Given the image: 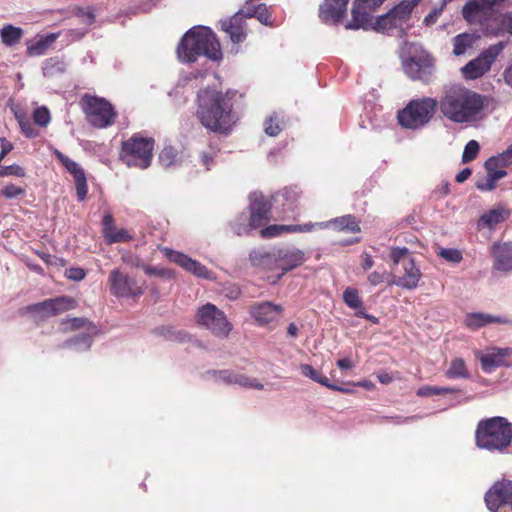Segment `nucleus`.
<instances>
[{"mask_svg":"<svg viewBox=\"0 0 512 512\" xmlns=\"http://www.w3.org/2000/svg\"><path fill=\"white\" fill-rule=\"evenodd\" d=\"M197 116L207 129L228 133L235 123L231 99L215 90H203L198 94Z\"/></svg>","mask_w":512,"mask_h":512,"instance_id":"f03ea898","label":"nucleus"},{"mask_svg":"<svg viewBox=\"0 0 512 512\" xmlns=\"http://www.w3.org/2000/svg\"><path fill=\"white\" fill-rule=\"evenodd\" d=\"M349 0H324L320 5L319 17L326 24H337L346 15Z\"/></svg>","mask_w":512,"mask_h":512,"instance_id":"4be33fe9","label":"nucleus"},{"mask_svg":"<svg viewBox=\"0 0 512 512\" xmlns=\"http://www.w3.org/2000/svg\"><path fill=\"white\" fill-rule=\"evenodd\" d=\"M479 150H480L479 143L476 140H470L464 148V151L462 154V162L469 163V162L473 161L477 157Z\"/></svg>","mask_w":512,"mask_h":512,"instance_id":"37998d69","label":"nucleus"},{"mask_svg":"<svg viewBox=\"0 0 512 512\" xmlns=\"http://www.w3.org/2000/svg\"><path fill=\"white\" fill-rule=\"evenodd\" d=\"M499 0H471L462 8L463 18L470 24L483 25L493 14Z\"/></svg>","mask_w":512,"mask_h":512,"instance_id":"f3484780","label":"nucleus"},{"mask_svg":"<svg viewBox=\"0 0 512 512\" xmlns=\"http://www.w3.org/2000/svg\"><path fill=\"white\" fill-rule=\"evenodd\" d=\"M485 169L487 170L488 176L499 175L500 173L503 174V178L507 175V172L503 170L501 167H498L497 165H489V160H487L484 164Z\"/></svg>","mask_w":512,"mask_h":512,"instance_id":"e2e57ef3","label":"nucleus"},{"mask_svg":"<svg viewBox=\"0 0 512 512\" xmlns=\"http://www.w3.org/2000/svg\"><path fill=\"white\" fill-rule=\"evenodd\" d=\"M87 121L96 128H106L114 123L116 113L104 98L84 95L80 101Z\"/></svg>","mask_w":512,"mask_h":512,"instance_id":"9d476101","label":"nucleus"},{"mask_svg":"<svg viewBox=\"0 0 512 512\" xmlns=\"http://www.w3.org/2000/svg\"><path fill=\"white\" fill-rule=\"evenodd\" d=\"M438 254L449 262L459 263L462 260V254L457 249L443 248Z\"/></svg>","mask_w":512,"mask_h":512,"instance_id":"3c124183","label":"nucleus"},{"mask_svg":"<svg viewBox=\"0 0 512 512\" xmlns=\"http://www.w3.org/2000/svg\"><path fill=\"white\" fill-rule=\"evenodd\" d=\"M282 311L281 305L269 301L255 304L250 308V314L257 324L269 327L278 322Z\"/></svg>","mask_w":512,"mask_h":512,"instance_id":"aec40b11","label":"nucleus"},{"mask_svg":"<svg viewBox=\"0 0 512 512\" xmlns=\"http://www.w3.org/2000/svg\"><path fill=\"white\" fill-rule=\"evenodd\" d=\"M245 19L247 18L239 10L232 17L221 20V28L229 35L232 42L240 43L246 38Z\"/></svg>","mask_w":512,"mask_h":512,"instance_id":"b1692460","label":"nucleus"},{"mask_svg":"<svg viewBox=\"0 0 512 512\" xmlns=\"http://www.w3.org/2000/svg\"><path fill=\"white\" fill-rule=\"evenodd\" d=\"M398 272L400 273L399 276H391V280L388 281L389 285H396L408 290L415 289L418 286L421 271L416 267L414 260H406L400 266Z\"/></svg>","mask_w":512,"mask_h":512,"instance_id":"412c9836","label":"nucleus"},{"mask_svg":"<svg viewBox=\"0 0 512 512\" xmlns=\"http://www.w3.org/2000/svg\"><path fill=\"white\" fill-rule=\"evenodd\" d=\"M66 275L69 279L80 281L85 278L86 273L81 268H70L66 271Z\"/></svg>","mask_w":512,"mask_h":512,"instance_id":"052dcab7","label":"nucleus"},{"mask_svg":"<svg viewBox=\"0 0 512 512\" xmlns=\"http://www.w3.org/2000/svg\"><path fill=\"white\" fill-rule=\"evenodd\" d=\"M300 371L303 376L327 387L333 390L341 391L342 389L336 385H333L329 382L328 378L321 375L318 371H316L311 365L309 364H301L300 365Z\"/></svg>","mask_w":512,"mask_h":512,"instance_id":"473e14b6","label":"nucleus"},{"mask_svg":"<svg viewBox=\"0 0 512 512\" xmlns=\"http://www.w3.org/2000/svg\"><path fill=\"white\" fill-rule=\"evenodd\" d=\"M250 215H241L233 223L232 228L237 235H242L263 226L269 221L271 205L265 196L254 192L250 194Z\"/></svg>","mask_w":512,"mask_h":512,"instance_id":"0eeeda50","label":"nucleus"},{"mask_svg":"<svg viewBox=\"0 0 512 512\" xmlns=\"http://www.w3.org/2000/svg\"><path fill=\"white\" fill-rule=\"evenodd\" d=\"M75 304L76 302L74 299L67 296H61L33 304L29 306L28 309L30 312L36 313L41 318H46L72 309L75 307Z\"/></svg>","mask_w":512,"mask_h":512,"instance_id":"a211bd4d","label":"nucleus"},{"mask_svg":"<svg viewBox=\"0 0 512 512\" xmlns=\"http://www.w3.org/2000/svg\"><path fill=\"white\" fill-rule=\"evenodd\" d=\"M245 17L248 18H256L260 23L271 26L272 22L270 21L271 13L266 4H258L254 5L249 1H246L245 5L242 9H240Z\"/></svg>","mask_w":512,"mask_h":512,"instance_id":"bb28decb","label":"nucleus"},{"mask_svg":"<svg viewBox=\"0 0 512 512\" xmlns=\"http://www.w3.org/2000/svg\"><path fill=\"white\" fill-rule=\"evenodd\" d=\"M505 48L504 42H498L489 46L477 58L469 61L461 68V72L466 79H477L487 73L496 58Z\"/></svg>","mask_w":512,"mask_h":512,"instance_id":"f8f14e48","label":"nucleus"},{"mask_svg":"<svg viewBox=\"0 0 512 512\" xmlns=\"http://www.w3.org/2000/svg\"><path fill=\"white\" fill-rule=\"evenodd\" d=\"M390 258L395 266H401L406 260H413L410 251L406 248L395 247L391 249Z\"/></svg>","mask_w":512,"mask_h":512,"instance_id":"58836bf2","label":"nucleus"},{"mask_svg":"<svg viewBox=\"0 0 512 512\" xmlns=\"http://www.w3.org/2000/svg\"><path fill=\"white\" fill-rule=\"evenodd\" d=\"M455 389L450 387H439V386H429L425 385L418 389L417 395L421 397H427L431 395H440V394H448L453 393Z\"/></svg>","mask_w":512,"mask_h":512,"instance_id":"a19ab883","label":"nucleus"},{"mask_svg":"<svg viewBox=\"0 0 512 512\" xmlns=\"http://www.w3.org/2000/svg\"><path fill=\"white\" fill-rule=\"evenodd\" d=\"M25 190L21 187H18L14 184H8L2 189V195L8 199L17 198L20 195H23Z\"/></svg>","mask_w":512,"mask_h":512,"instance_id":"6e6d98bb","label":"nucleus"},{"mask_svg":"<svg viewBox=\"0 0 512 512\" xmlns=\"http://www.w3.org/2000/svg\"><path fill=\"white\" fill-rule=\"evenodd\" d=\"M33 120H34L35 124H37L41 127H46L50 123V120H51L49 110L44 106L38 107L33 112Z\"/></svg>","mask_w":512,"mask_h":512,"instance_id":"49530a36","label":"nucleus"},{"mask_svg":"<svg viewBox=\"0 0 512 512\" xmlns=\"http://www.w3.org/2000/svg\"><path fill=\"white\" fill-rule=\"evenodd\" d=\"M283 233H290L289 225H270L261 230L260 234L262 237L271 238L281 235Z\"/></svg>","mask_w":512,"mask_h":512,"instance_id":"de8ad7c7","label":"nucleus"},{"mask_svg":"<svg viewBox=\"0 0 512 512\" xmlns=\"http://www.w3.org/2000/svg\"><path fill=\"white\" fill-rule=\"evenodd\" d=\"M69 344L78 351H86L91 347V337L88 334H81L72 339Z\"/></svg>","mask_w":512,"mask_h":512,"instance_id":"09e8293b","label":"nucleus"},{"mask_svg":"<svg viewBox=\"0 0 512 512\" xmlns=\"http://www.w3.org/2000/svg\"><path fill=\"white\" fill-rule=\"evenodd\" d=\"M402 65L408 77L428 81L434 68L433 57L417 43H405L401 52Z\"/></svg>","mask_w":512,"mask_h":512,"instance_id":"423d86ee","label":"nucleus"},{"mask_svg":"<svg viewBox=\"0 0 512 512\" xmlns=\"http://www.w3.org/2000/svg\"><path fill=\"white\" fill-rule=\"evenodd\" d=\"M21 131L29 138L35 137L37 135L36 130L33 128L27 117L18 122Z\"/></svg>","mask_w":512,"mask_h":512,"instance_id":"bf43d9fd","label":"nucleus"},{"mask_svg":"<svg viewBox=\"0 0 512 512\" xmlns=\"http://www.w3.org/2000/svg\"><path fill=\"white\" fill-rule=\"evenodd\" d=\"M0 146H1V152H0V163L5 158V156L13 150V144L8 141L6 138L2 137L0 138Z\"/></svg>","mask_w":512,"mask_h":512,"instance_id":"680f3d73","label":"nucleus"},{"mask_svg":"<svg viewBox=\"0 0 512 512\" xmlns=\"http://www.w3.org/2000/svg\"><path fill=\"white\" fill-rule=\"evenodd\" d=\"M485 502L491 512H512V481L496 482L486 493Z\"/></svg>","mask_w":512,"mask_h":512,"instance_id":"4468645a","label":"nucleus"},{"mask_svg":"<svg viewBox=\"0 0 512 512\" xmlns=\"http://www.w3.org/2000/svg\"><path fill=\"white\" fill-rule=\"evenodd\" d=\"M104 237L108 244L128 242L132 240V235L126 229H118L117 227L107 233Z\"/></svg>","mask_w":512,"mask_h":512,"instance_id":"e433bc0d","label":"nucleus"},{"mask_svg":"<svg viewBox=\"0 0 512 512\" xmlns=\"http://www.w3.org/2000/svg\"><path fill=\"white\" fill-rule=\"evenodd\" d=\"M196 321L200 326L205 327L220 338L227 337L232 330V325L227 320L225 313L211 303H207L198 309Z\"/></svg>","mask_w":512,"mask_h":512,"instance_id":"9b49d317","label":"nucleus"},{"mask_svg":"<svg viewBox=\"0 0 512 512\" xmlns=\"http://www.w3.org/2000/svg\"><path fill=\"white\" fill-rule=\"evenodd\" d=\"M384 0H356L354 7L361 11L362 8H376L380 6Z\"/></svg>","mask_w":512,"mask_h":512,"instance_id":"13d9d810","label":"nucleus"},{"mask_svg":"<svg viewBox=\"0 0 512 512\" xmlns=\"http://www.w3.org/2000/svg\"><path fill=\"white\" fill-rule=\"evenodd\" d=\"M123 261L132 266V267H137V268H142V266H144V263L142 262L141 259H139L138 257L136 256H132V255H124L122 257Z\"/></svg>","mask_w":512,"mask_h":512,"instance_id":"69168bd1","label":"nucleus"},{"mask_svg":"<svg viewBox=\"0 0 512 512\" xmlns=\"http://www.w3.org/2000/svg\"><path fill=\"white\" fill-rule=\"evenodd\" d=\"M438 101L431 97H423L411 100L407 106L399 112L398 120L401 126L409 129H418L430 122Z\"/></svg>","mask_w":512,"mask_h":512,"instance_id":"6e6552de","label":"nucleus"},{"mask_svg":"<svg viewBox=\"0 0 512 512\" xmlns=\"http://www.w3.org/2000/svg\"><path fill=\"white\" fill-rule=\"evenodd\" d=\"M142 269L144 270V272L147 275H150V276H159V277H164V278H172L174 276L173 271L169 270V269L152 267V266H148L145 264H144V266H142Z\"/></svg>","mask_w":512,"mask_h":512,"instance_id":"603ef678","label":"nucleus"},{"mask_svg":"<svg viewBox=\"0 0 512 512\" xmlns=\"http://www.w3.org/2000/svg\"><path fill=\"white\" fill-rule=\"evenodd\" d=\"M501 24L508 33L512 34V13L504 15Z\"/></svg>","mask_w":512,"mask_h":512,"instance_id":"338daca9","label":"nucleus"},{"mask_svg":"<svg viewBox=\"0 0 512 512\" xmlns=\"http://www.w3.org/2000/svg\"><path fill=\"white\" fill-rule=\"evenodd\" d=\"M330 226V222L305 223L302 225H289L290 233H305L316 229H325Z\"/></svg>","mask_w":512,"mask_h":512,"instance_id":"ea45409f","label":"nucleus"},{"mask_svg":"<svg viewBox=\"0 0 512 512\" xmlns=\"http://www.w3.org/2000/svg\"><path fill=\"white\" fill-rule=\"evenodd\" d=\"M505 353L500 350H493L482 354L480 357L482 368L486 372L492 371L494 368L504 364Z\"/></svg>","mask_w":512,"mask_h":512,"instance_id":"2f4dec72","label":"nucleus"},{"mask_svg":"<svg viewBox=\"0 0 512 512\" xmlns=\"http://www.w3.org/2000/svg\"><path fill=\"white\" fill-rule=\"evenodd\" d=\"M489 165H497L498 167H501L502 169L509 166L512 163V160L509 158V156L506 154L505 151L498 154L497 156H492L489 159Z\"/></svg>","mask_w":512,"mask_h":512,"instance_id":"5fc2aeb1","label":"nucleus"},{"mask_svg":"<svg viewBox=\"0 0 512 512\" xmlns=\"http://www.w3.org/2000/svg\"><path fill=\"white\" fill-rule=\"evenodd\" d=\"M54 155L66 170L73 176L76 185V195L79 201H83L87 195L88 187L83 168L77 162L65 156L59 150H54Z\"/></svg>","mask_w":512,"mask_h":512,"instance_id":"6ab92c4d","label":"nucleus"},{"mask_svg":"<svg viewBox=\"0 0 512 512\" xmlns=\"http://www.w3.org/2000/svg\"><path fill=\"white\" fill-rule=\"evenodd\" d=\"M213 374L217 381L223 382L227 385H238L257 390H262L264 388L263 384L256 378H249L244 374L231 370L214 371Z\"/></svg>","mask_w":512,"mask_h":512,"instance_id":"5701e85b","label":"nucleus"},{"mask_svg":"<svg viewBox=\"0 0 512 512\" xmlns=\"http://www.w3.org/2000/svg\"><path fill=\"white\" fill-rule=\"evenodd\" d=\"M486 107V96L462 84L444 87L438 100L441 115L455 124H473L480 121Z\"/></svg>","mask_w":512,"mask_h":512,"instance_id":"f257e3e1","label":"nucleus"},{"mask_svg":"<svg viewBox=\"0 0 512 512\" xmlns=\"http://www.w3.org/2000/svg\"><path fill=\"white\" fill-rule=\"evenodd\" d=\"M399 26L391 13L379 16L374 22L366 12L359 11L356 8L352 9V21L346 24V29H364L372 28L377 32H385L393 27Z\"/></svg>","mask_w":512,"mask_h":512,"instance_id":"2eb2a0df","label":"nucleus"},{"mask_svg":"<svg viewBox=\"0 0 512 512\" xmlns=\"http://www.w3.org/2000/svg\"><path fill=\"white\" fill-rule=\"evenodd\" d=\"M250 260L255 266L280 269L282 275L301 265L305 261V254L295 247H282L270 252L254 251L250 254Z\"/></svg>","mask_w":512,"mask_h":512,"instance_id":"39448f33","label":"nucleus"},{"mask_svg":"<svg viewBox=\"0 0 512 512\" xmlns=\"http://www.w3.org/2000/svg\"><path fill=\"white\" fill-rule=\"evenodd\" d=\"M161 252L169 261L177 264L182 269L193 274L194 276L208 280L215 279L214 273L212 271L188 255L168 247L161 248Z\"/></svg>","mask_w":512,"mask_h":512,"instance_id":"dca6fc26","label":"nucleus"},{"mask_svg":"<svg viewBox=\"0 0 512 512\" xmlns=\"http://www.w3.org/2000/svg\"><path fill=\"white\" fill-rule=\"evenodd\" d=\"M59 37V33H51L45 36H41L35 42L27 43V54L29 56H41L46 53L48 48L56 41Z\"/></svg>","mask_w":512,"mask_h":512,"instance_id":"c85d7f7f","label":"nucleus"},{"mask_svg":"<svg viewBox=\"0 0 512 512\" xmlns=\"http://www.w3.org/2000/svg\"><path fill=\"white\" fill-rule=\"evenodd\" d=\"M153 149L152 139L134 135L122 143L120 158L129 167L146 169L151 163Z\"/></svg>","mask_w":512,"mask_h":512,"instance_id":"1a4fd4ad","label":"nucleus"},{"mask_svg":"<svg viewBox=\"0 0 512 512\" xmlns=\"http://www.w3.org/2000/svg\"><path fill=\"white\" fill-rule=\"evenodd\" d=\"M477 38L478 37L475 36L474 34H468V33H463V34H459V35L455 36L453 39L454 55L460 56V55L464 54L467 51V49H469L473 46V44L475 43Z\"/></svg>","mask_w":512,"mask_h":512,"instance_id":"72a5a7b5","label":"nucleus"},{"mask_svg":"<svg viewBox=\"0 0 512 512\" xmlns=\"http://www.w3.org/2000/svg\"><path fill=\"white\" fill-rule=\"evenodd\" d=\"M179 159V152L171 146L164 147L159 154V162L164 167L176 165Z\"/></svg>","mask_w":512,"mask_h":512,"instance_id":"c9c22d12","label":"nucleus"},{"mask_svg":"<svg viewBox=\"0 0 512 512\" xmlns=\"http://www.w3.org/2000/svg\"><path fill=\"white\" fill-rule=\"evenodd\" d=\"M509 216V211L498 207L485 212L478 221L479 228L493 229L496 225L503 222Z\"/></svg>","mask_w":512,"mask_h":512,"instance_id":"cd10ccee","label":"nucleus"},{"mask_svg":"<svg viewBox=\"0 0 512 512\" xmlns=\"http://www.w3.org/2000/svg\"><path fill=\"white\" fill-rule=\"evenodd\" d=\"M24 32L20 27L11 24L4 25L0 30V38L5 46H14L19 43Z\"/></svg>","mask_w":512,"mask_h":512,"instance_id":"7c9ffc66","label":"nucleus"},{"mask_svg":"<svg viewBox=\"0 0 512 512\" xmlns=\"http://www.w3.org/2000/svg\"><path fill=\"white\" fill-rule=\"evenodd\" d=\"M330 226L333 225L335 229L338 231H346V232H359L360 228L355 220V218L351 215H345L339 218H335L330 220Z\"/></svg>","mask_w":512,"mask_h":512,"instance_id":"f704fd0d","label":"nucleus"},{"mask_svg":"<svg viewBox=\"0 0 512 512\" xmlns=\"http://www.w3.org/2000/svg\"><path fill=\"white\" fill-rule=\"evenodd\" d=\"M511 321L503 316H494L487 313H470L466 315L464 319L465 325L472 329L477 330L481 327L487 326L489 324L497 323V324H509Z\"/></svg>","mask_w":512,"mask_h":512,"instance_id":"393cba45","label":"nucleus"},{"mask_svg":"<svg viewBox=\"0 0 512 512\" xmlns=\"http://www.w3.org/2000/svg\"><path fill=\"white\" fill-rule=\"evenodd\" d=\"M421 0H403L399 5L394 7L390 13L393 19L401 26L409 17L413 9Z\"/></svg>","mask_w":512,"mask_h":512,"instance_id":"c756f323","label":"nucleus"},{"mask_svg":"<svg viewBox=\"0 0 512 512\" xmlns=\"http://www.w3.org/2000/svg\"><path fill=\"white\" fill-rule=\"evenodd\" d=\"M512 443V426L504 418L496 417L479 423L476 444L481 449L503 451Z\"/></svg>","mask_w":512,"mask_h":512,"instance_id":"20e7f679","label":"nucleus"},{"mask_svg":"<svg viewBox=\"0 0 512 512\" xmlns=\"http://www.w3.org/2000/svg\"><path fill=\"white\" fill-rule=\"evenodd\" d=\"M343 300L352 309L361 308L362 300L358 295L357 290L347 288L343 293Z\"/></svg>","mask_w":512,"mask_h":512,"instance_id":"a18cd8bd","label":"nucleus"},{"mask_svg":"<svg viewBox=\"0 0 512 512\" xmlns=\"http://www.w3.org/2000/svg\"><path fill=\"white\" fill-rule=\"evenodd\" d=\"M110 293L118 298H135L143 294V285L138 281L122 272L120 269H113L108 277Z\"/></svg>","mask_w":512,"mask_h":512,"instance_id":"ddd939ff","label":"nucleus"},{"mask_svg":"<svg viewBox=\"0 0 512 512\" xmlns=\"http://www.w3.org/2000/svg\"><path fill=\"white\" fill-rule=\"evenodd\" d=\"M392 273H387L385 270H376L369 274L368 281L371 285L376 286L384 281L391 280Z\"/></svg>","mask_w":512,"mask_h":512,"instance_id":"8fccbe9b","label":"nucleus"},{"mask_svg":"<svg viewBox=\"0 0 512 512\" xmlns=\"http://www.w3.org/2000/svg\"><path fill=\"white\" fill-rule=\"evenodd\" d=\"M444 6L441 4L439 7H435L432 11L424 18L423 23L426 26H432L436 23L439 16L442 14L444 10Z\"/></svg>","mask_w":512,"mask_h":512,"instance_id":"4d7b16f0","label":"nucleus"},{"mask_svg":"<svg viewBox=\"0 0 512 512\" xmlns=\"http://www.w3.org/2000/svg\"><path fill=\"white\" fill-rule=\"evenodd\" d=\"M493 266L502 272L512 271V246L508 244L495 245L493 248Z\"/></svg>","mask_w":512,"mask_h":512,"instance_id":"a878e982","label":"nucleus"},{"mask_svg":"<svg viewBox=\"0 0 512 512\" xmlns=\"http://www.w3.org/2000/svg\"><path fill=\"white\" fill-rule=\"evenodd\" d=\"M503 178V174L500 173L499 175H493V176H486L482 179H479L475 186L480 191H492L496 188V183L498 180Z\"/></svg>","mask_w":512,"mask_h":512,"instance_id":"79ce46f5","label":"nucleus"},{"mask_svg":"<svg viewBox=\"0 0 512 512\" xmlns=\"http://www.w3.org/2000/svg\"><path fill=\"white\" fill-rule=\"evenodd\" d=\"M115 224H114V220H113V217L112 215L110 214H106L103 218V233H104V236L111 232L114 228H115Z\"/></svg>","mask_w":512,"mask_h":512,"instance_id":"0e129e2a","label":"nucleus"},{"mask_svg":"<svg viewBox=\"0 0 512 512\" xmlns=\"http://www.w3.org/2000/svg\"><path fill=\"white\" fill-rule=\"evenodd\" d=\"M182 62H194L199 56L217 61L222 58L220 43L213 31L205 26H195L186 32L177 47Z\"/></svg>","mask_w":512,"mask_h":512,"instance_id":"7ed1b4c3","label":"nucleus"},{"mask_svg":"<svg viewBox=\"0 0 512 512\" xmlns=\"http://www.w3.org/2000/svg\"><path fill=\"white\" fill-rule=\"evenodd\" d=\"M221 293L230 300H236L241 295V289L237 284H226L223 286Z\"/></svg>","mask_w":512,"mask_h":512,"instance_id":"864d4df0","label":"nucleus"},{"mask_svg":"<svg viewBox=\"0 0 512 512\" xmlns=\"http://www.w3.org/2000/svg\"><path fill=\"white\" fill-rule=\"evenodd\" d=\"M472 174V170L470 168H464L463 170H461L457 175H456V178L455 180L458 182V183H463L465 182Z\"/></svg>","mask_w":512,"mask_h":512,"instance_id":"774afa93","label":"nucleus"},{"mask_svg":"<svg viewBox=\"0 0 512 512\" xmlns=\"http://www.w3.org/2000/svg\"><path fill=\"white\" fill-rule=\"evenodd\" d=\"M265 133L269 136H276L281 131L280 116L274 113L264 123Z\"/></svg>","mask_w":512,"mask_h":512,"instance_id":"c03bdc74","label":"nucleus"},{"mask_svg":"<svg viewBox=\"0 0 512 512\" xmlns=\"http://www.w3.org/2000/svg\"><path fill=\"white\" fill-rule=\"evenodd\" d=\"M446 375L449 378H465L468 376L465 363L462 359H455L452 361L450 368L447 370Z\"/></svg>","mask_w":512,"mask_h":512,"instance_id":"4c0bfd02","label":"nucleus"}]
</instances>
